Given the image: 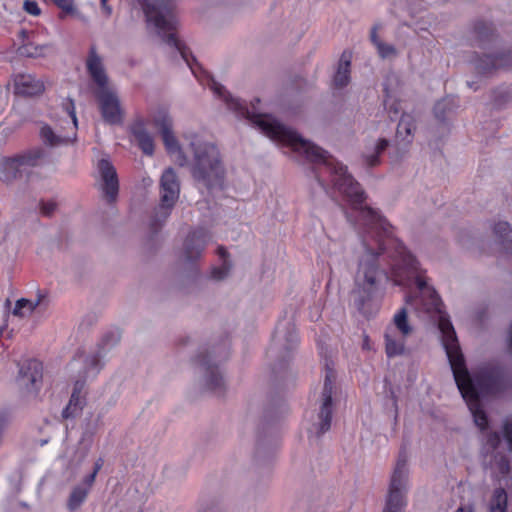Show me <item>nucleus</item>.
<instances>
[{"mask_svg": "<svg viewBox=\"0 0 512 512\" xmlns=\"http://www.w3.org/2000/svg\"><path fill=\"white\" fill-rule=\"evenodd\" d=\"M79 400V396L76 392H73L69 401V404L63 410L62 415L64 418H69L74 415L77 410V401Z\"/></svg>", "mask_w": 512, "mask_h": 512, "instance_id": "obj_38", "label": "nucleus"}, {"mask_svg": "<svg viewBox=\"0 0 512 512\" xmlns=\"http://www.w3.org/2000/svg\"><path fill=\"white\" fill-rule=\"evenodd\" d=\"M453 109V101L449 98L438 101L434 106V115L439 121L446 119V114Z\"/></svg>", "mask_w": 512, "mask_h": 512, "instance_id": "obj_34", "label": "nucleus"}, {"mask_svg": "<svg viewBox=\"0 0 512 512\" xmlns=\"http://www.w3.org/2000/svg\"><path fill=\"white\" fill-rule=\"evenodd\" d=\"M334 85L336 88H343L348 85L350 82V60L344 59L343 57L340 59L337 71L334 75Z\"/></svg>", "mask_w": 512, "mask_h": 512, "instance_id": "obj_25", "label": "nucleus"}, {"mask_svg": "<svg viewBox=\"0 0 512 512\" xmlns=\"http://www.w3.org/2000/svg\"><path fill=\"white\" fill-rule=\"evenodd\" d=\"M512 100V94L509 88L501 87L492 92V105L495 108H501Z\"/></svg>", "mask_w": 512, "mask_h": 512, "instance_id": "obj_31", "label": "nucleus"}, {"mask_svg": "<svg viewBox=\"0 0 512 512\" xmlns=\"http://www.w3.org/2000/svg\"><path fill=\"white\" fill-rule=\"evenodd\" d=\"M473 37L476 42L480 40V31L478 30L477 26L474 27Z\"/></svg>", "mask_w": 512, "mask_h": 512, "instance_id": "obj_54", "label": "nucleus"}, {"mask_svg": "<svg viewBox=\"0 0 512 512\" xmlns=\"http://www.w3.org/2000/svg\"><path fill=\"white\" fill-rule=\"evenodd\" d=\"M47 45H35L34 43H26L19 47L18 52L21 56L36 58L43 55V51Z\"/></svg>", "mask_w": 512, "mask_h": 512, "instance_id": "obj_33", "label": "nucleus"}, {"mask_svg": "<svg viewBox=\"0 0 512 512\" xmlns=\"http://www.w3.org/2000/svg\"><path fill=\"white\" fill-rule=\"evenodd\" d=\"M299 344L298 334L293 323L286 321L276 327L272 344L267 354L274 362L272 373L275 381L288 375V362Z\"/></svg>", "mask_w": 512, "mask_h": 512, "instance_id": "obj_5", "label": "nucleus"}, {"mask_svg": "<svg viewBox=\"0 0 512 512\" xmlns=\"http://www.w3.org/2000/svg\"><path fill=\"white\" fill-rule=\"evenodd\" d=\"M88 494L89 492L87 488L78 485L75 486L67 500V509L69 512H76L86 500Z\"/></svg>", "mask_w": 512, "mask_h": 512, "instance_id": "obj_26", "label": "nucleus"}, {"mask_svg": "<svg viewBox=\"0 0 512 512\" xmlns=\"http://www.w3.org/2000/svg\"><path fill=\"white\" fill-rule=\"evenodd\" d=\"M418 265L417 259L411 253H404L401 268L407 270L408 277L415 278V283L421 297L423 299L427 298L424 303L426 309L439 314L438 327L442 335V345L446 352L454 381L473 416L474 424L480 427V374L469 372L454 327L448 316L441 310L442 301L435 289L428 286L425 279L418 274Z\"/></svg>", "mask_w": 512, "mask_h": 512, "instance_id": "obj_2", "label": "nucleus"}, {"mask_svg": "<svg viewBox=\"0 0 512 512\" xmlns=\"http://www.w3.org/2000/svg\"><path fill=\"white\" fill-rule=\"evenodd\" d=\"M502 379L498 371L482 368V397L484 394H496L502 389Z\"/></svg>", "mask_w": 512, "mask_h": 512, "instance_id": "obj_21", "label": "nucleus"}, {"mask_svg": "<svg viewBox=\"0 0 512 512\" xmlns=\"http://www.w3.org/2000/svg\"><path fill=\"white\" fill-rule=\"evenodd\" d=\"M394 324L403 336H408L413 331L408 323V312L405 307L401 308L394 316Z\"/></svg>", "mask_w": 512, "mask_h": 512, "instance_id": "obj_30", "label": "nucleus"}, {"mask_svg": "<svg viewBox=\"0 0 512 512\" xmlns=\"http://www.w3.org/2000/svg\"><path fill=\"white\" fill-rule=\"evenodd\" d=\"M96 98L103 120L110 125L122 123V110L117 95L111 90H96Z\"/></svg>", "mask_w": 512, "mask_h": 512, "instance_id": "obj_14", "label": "nucleus"}, {"mask_svg": "<svg viewBox=\"0 0 512 512\" xmlns=\"http://www.w3.org/2000/svg\"><path fill=\"white\" fill-rule=\"evenodd\" d=\"M56 209L55 203H43L41 206V211L44 215L50 216Z\"/></svg>", "mask_w": 512, "mask_h": 512, "instance_id": "obj_45", "label": "nucleus"}, {"mask_svg": "<svg viewBox=\"0 0 512 512\" xmlns=\"http://www.w3.org/2000/svg\"><path fill=\"white\" fill-rule=\"evenodd\" d=\"M219 351L220 348H213L212 351L209 348H201L193 362L199 375L200 385L217 394H222L224 379L216 361L219 358Z\"/></svg>", "mask_w": 512, "mask_h": 512, "instance_id": "obj_8", "label": "nucleus"}, {"mask_svg": "<svg viewBox=\"0 0 512 512\" xmlns=\"http://www.w3.org/2000/svg\"><path fill=\"white\" fill-rule=\"evenodd\" d=\"M40 134L44 143L51 147L66 144L71 140L69 136L56 134L49 126H43Z\"/></svg>", "mask_w": 512, "mask_h": 512, "instance_id": "obj_28", "label": "nucleus"}, {"mask_svg": "<svg viewBox=\"0 0 512 512\" xmlns=\"http://www.w3.org/2000/svg\"><path fill=\"white\" fill-rule=\"evenodd\" d=\"M288 412V408L282 398L271 399L264 410V417L273 421L276 420Z\"/></svg>", "mask_w": 512, "mask_h": 512, "instance_id": "obj_24", "label": "nucleus"}, {"mask_svg": "<svg viewBox=\"0 0 512 512\" xmlns=\"http://www.w3.org/2000/svg\"><path fill=\"white\" fill-rule=\"evenodd\" d=\"M504 434L509 449L512 451V419H507L504 423Z\"/></svg>", "mask_w": 512, "mask_h": 512, "instance_id": "obj_42", "label": "nucleus"}, {"mask_svg": "<svg viewBox=\"0 0 512 512\" xmlns=\"http://www.w3.org/2000/svg\"><path fill=\"white\" fill-rule=\"evenodd\" d=\"M507 343H508V349L512 353V323L508 329Z\"/></svg>", "mask_w": 512, "mask_h": 512, "instance_id": "obj_52", "label": "nucleus"}, {"mask_svg": "<svg viewBox=\"0 0 512 512\" xmlns=\"http://www.w3.org/2000/svg\"><path fill=\"white\" fill-rule=\"evenodd\" d=\"M63 12L73 14L76 12L74 0H52Z\"/></svg>", "mask_w": 512, "mask_h": 512, "instance_id": "obj_39", "label": "nucleus"}, {"mask_svg": "<svg viewBox=\"0 0 512 512\" xmlns=\"http://www.w3.org/2000/svg\"><path fill=\"white\" fill-rule=\"evenodd\" d=\"M108 0H101V8L107 16L112 13V8L107 4Z\"/></svg>", "mask_w": 512, "mask_h": 512, "instance_id": "obj_49", "label": "nucleus"}, {"mask_svg": "<svg viewBox=\"0 0 512 512\" xmlns=\"http://www.w3.org/2000/svg\"><path fill=\"white\" fill-rule=\"evenodd\" d=\"M96 431V425L87 424V427L79 440V447L74 456L78 464L82 463V461L86 458L91 448L93 436L95 435Z\"/></svg>", "mask_w": 512, "mask_h": 512, "instance_id": "obj_22", "label": "nucleus"}, {"mask_svg": "<svg viewBox=\"0 0 512 512\" xmlns=\"http://www.w3.org/2000/svg\"><path fill=\"white\" fill-rule=\"evenodd\" d=\"M219 253H220L222 256H224V255L226 254V251H225V249H224V248L220 247V248H219Z\"/></svg>", "mask_w": 512, "mask_h": 512, "instance_id": "obj_58", "label": "nucleus"}, {"mask_svg": "<svg viewBox=\"0 0 512 512\" xmlns=\"http://www.w3.org/2000/svg\"><path fill=\"white\" fill-rule=\"evenodd\" d=\"M386 340V353L388 357H394L400 355L404 351V344L399 343L392 339L388 334L385 335Z\"/></svg>", "mask_w": 512, "mask_h": 512, "instance_id": "obj_35", "label": "nucleus"}, {"mask_svg": "<svg viewBox=\"0 0 512 512\" xmlns=\"http://www.w3.org/2000/svg\"><path fill=\"white\" fill-rule=\"evenodd\" d=\"M66 113L73 122L74 128H77V117L75 112V105L72 99H68V103L65 105Z\"/></svg>", "mask_w": 512, "mask_h": 512, "instance_id": "obj_41", "label": "nucleus"}, {"mask_svg": "<svg viewBox=\"0 0 512 512\" xmlns=\"http://www.w3.org/2000/svg\"><path fill=\"white\" fill-rule=\"evenodd\" d=\"M260 454V449L258 448L256 451V455L258 456Z\"/></svg>", "mask_w": 512, "mask_h": 512, "instance_id": "obj_60", "label": "nucleus"}, {"mask_svg": "<svg viewBox=\"0 0 512 512\" xmlns=\"http://www.w3.org/2000/svg\"><path fill=\"white\" fill-rule=\"evenodd\" d=\"M407 462L406 453L401 452L391 477L383 512H402L405 505L404 495L408 480Z\"/></svg>", "mask_w": 512, "mask_h": 512, "instance_id": "obj_10", "label": "nucleus"}, {"mask_svg": "<svg viewBox=\"0 0 512 512\" xmlns=\"http://www.w3.org/2000/svg\"><path fill=\"white\" fill-rule=\"evenodd\" d=\"M384 91H385V99H384L385 109L387 110V113H388L389 117L391 118V120H394L396 118V116L398 115V113L400 112L399 102L393 101L391 103H388V99L390 97L389 90H388V88H385Z\"/></svg>", "mask_w": 512, "mask_h": 512, "instance_id": "obj_36", "label": "nucleus"}, {"mask_svg": "<svg viewBox=\"0 0 512 512\" xmlns=\"http://www.w3.org/2000/svg\"><path fill=\"white\" fill-rule=\"evenodd\" d=\"M103 459L102 458H99L95 463H94V468H93V473H95L96 475L98 474V472L101 470V468L103 467Z\"/></svg>", "mask_w": 512, "mask_h": 512, "instance_id": "obj_51", "label": "nucleus"}, {"mask_svg": "<svg viewBox=\"0 0 512 512\" xmlns=\"http://www.w3.org/2000/svg\"><path fill=\"white\" fill-rule=\"evenodd\" d=\"M481 420H482V432H483L486 429L487 425H488L487 418H486V416L484 415L483 412H482Z\"/></svg>", "mask_w": 512, "mask_h": 512, "instance_id": "obj_56", "label": "nucleus"}, {"mask_svg": "<svg viewBox=\"0 0 512 512\" xmlns=\"http://www.w3.org/2000/svg\"><path fill=\"white\" fill-rule=\"evenodd\" d=\"M389 146V141L387 139L381 138L379 139L372 147L371 151L365 152L363 155L365 163L368 167H375L380 163V155L387 149Z\"/></svg>", "mask_w": 512, "mask_h": 512, "instance_id": "obj_23", "label": "nucleus"}, {"mask_svg": "<svg viewBox=\"0 0 512 512\" xmlns=\"http://www.w3.org/2000/svg\"><path fill=\"white\" fill-rule=\"evenodd\" d=\"M181 191L180 179L172 167L165 169L159 180V202L150 218V227L158 232L170 217Z\"/></svg>", "mask_w": 512, "mask_h": 512, "instance_id": "obj_6", "label": "nucleus"}, {"mask_svg": "<svg viewBox=\"0 0 512 512\" xmlns=\"http://www.w3.org/2000/svg\"><path fill=\"white\" fill-rule=\"evenodd\" d=\"M325 368L326 374L321 393L318 421L314 423L308 431L310 434H314L317 438H320L331 428L333 415V396L337 391L335 385L336 373L334 369L328 362L325 363Z\"/></svg>", "mask_w": 512, "mask_h": 512, "instance_id": "obj_9", "label": "nucleus"}, {"mask_svg": "<svg viewBox=\"0 0 512 512\" xmlns=\"http://www.w3.org/2000/svg\"><path fill=\"white\" fill-rule=\"evenodd\" d=\"M370 39L375 46H377V43L381 42V40L378 38L376 27L372 28L370 33Z\"/></svg>", "mask_w": 512, "mask_h": 512, "instance_id": "obj_50", "label": "nucleus"}, {"mask_svg": "<svg viewBox=\"0 0 512 512\" xmlns=\"http://www.w3.org/2000/svg\"><path fill=\"white\" fill-rule=\"evenodd\" d=\"M46 157L41 148H34L0 163V181L10 184L15 180L28 178L32 169L41 165Z\"/></svg>", "mask_w": 512, "mask_h": 512, "instance_id": "obj_7", "label": "nucleus"}, {"mask_svg": "<svg viewBox=\"0 0 512 512\" xmlns=\"http://www.w3.org/2000/svg\"><path fill=\"white\" fill-rule=\"evenodd\" d=\"M228 273H229V269L226 267L215 268L212 271V277H213V279H215L217 281H221L227 277Z\"/></svg>", "mask_w": 512, "mask_h": 512, "instance_id": "obj_43", "label": "nucleus"}, {"mask_svg": "<svg viewBox=\"0 0 512 512\" xmlns=\"http://www.w3.org/2000/svg\"><path fill=\"white\" fill-rule=\"evenodd\" d=\"M494 232L502 239L504 247L512 259V228L507 222H499L494 226Z\"/></svg>", "mask_w": 512, "mask_h": 512, "instance_id": "obj_27", "label": "nucleus"}, {"mask_svg": "<svg viewBox=\"0 0 512 512\" xmlns=\"http://www.w3.org/2000/svg\"><path fill=\"white\" fill-rule=\"evenodd\" d=\"M98 170L102 180V190L109 203L115 202L119 191V181L116 169L107 159L98 162Z\"/></svg>", "mask_w": 512, "mask_h": 512, "instance_id": "obj_15", "label": "nucleus"}, {"mask_svg": "<svg viewBox=\"0 0 512 512\" xmlns=\"http://www.w3.org/2000/svg\"><path fill=\"white\" fill-rule=\"evenodd\" d=\"M86 65L91 78L98 86L97 90L109 89L110 87L108 86V77L106 75L102 60L94 47H92L90 50Z\"/></svg>", "mask_w": 512, "mask_h": 512, "instance_id": "obj_18", "label": "nucleus"}, {"mask_svg": "<svg viewBox=\"0 0 512 512\" xmlns=\"http://www.w3.org/2000/svg\"><path fill=\"white\" fill-rule=\"evenodd\" d=\"M206 244V234L203 230L191 232L184 241L181 261L182 265L188 268L191 277L198 275L196 265L202 257Z\"/></svg>", "mask_w": 512, "mask_h": 512, "instance_id": "obj_13", "label": "nucleus"}, {"mask_svg": "<svg viewBox=\"0 0 512 512\" xmlns=\"http://www.w3.org/2000/svg\"><path fill=\"white\" fill-rule=\"evenodd\" d=\"M43 366L37 360L31 359L23 363L16 378L20 395L30 400L37 397L42 386Z\"/></svg>", "mask_w": 512, "mask_h": 512, "instance_id": "obj_11", "label": "nucleus"}, {"mask_svg": "<svg viewBox=\"0 0 512 512\" xmlns=\"http://www.w3.org/2000/svg\"><path fill=\"white\" fill-rule=\"evenodd\" d=\"M488 442H489V444H490V446H491L492 448H496V447H497V445H498V444H499V442H500V437H499V435H498V434H494V435H492V436L489 438Z\"/></svg>", "mask_w": 512, "mask_h": 512, "instance_id": "obj_48", "label": "nucleus"}, {"mask_svg": "<svg viewBox=\"0 0 512 512\" xmlns=\"http://www.w3.org/2000/svg\"><path fill=\"white\" fill-rule=\"evenodd\" d=\"M213 89L237 117L249 120L271 140L290 146L295 152L305 155L310 162L324 164L333 175L334 187L346 197L355 210L359 211V219L364 228L359 231L360 248L356 252L357 268L351 297L361 314L370 315L373 303L382 296L384 284L388 280V274L380 264V257L386 250V240L392 234L391 225L377 211L362 206L366 199L364 190L347 173L346 167L337 162L326 150L304 139L273 116L250 111L242 101L226 92L223 86L215 83Z\"/></svg>", "mask_w": 512, "mask_h": 512, "instance_id": "obj_1", "label": "nucleus"}, {"mask_svg": "<svg viewBox=\"0 0 512 512\" xmlns=\"http://www.w3.org/2000/svg\"><path fill=\"white\" fill-rule=\"evenodd\" d=\"M411 300H412V297H411V296H407V297H406V302H407V303H408V302H410Z\"/></svg>", "mask_w": 512, "mask_h": 512, "instance_id": "obj_59", "label": "nucleus"}, {"mask_svg": "<svg viewBox=\"0 0 512 512\" xmlns=\"http://www.w3.org/2000/svg\"><path fill=\"white\" fill-rule=\"evenodd\" d=\"M82 387H83V382L76 381L73 392H76L78 394L81 391Z\"/></svg>", "mask_w": 512, "mask_h": 512, "instance_id": "obj_55", "label": "nucleus"}, {"mask_svg": "<svg viewBox=\"0 0 512 512\" xmlns=\"http://www.w3.org/2000/svg\"><path fill=\"white\" fill-rule=\"evenodd\" d=\"M189 146L193 152V180L209 191L223 189L226 169L218 147L196 135L191 138Z\"/></svg>", "mask_w": 512, "mask_h": 512, "instance_id": "obj_4", "label": "nucleus"}, {"mask_svg": "<svg viewBox=\"0 0 512 512\" xmlns=\"http://www.w3.org/2000/svg\"><path fill=\"white\" fill-rule=\"evenodd\" d=\"M45 298V294H41L38 292L37 299L35 301H31L25 298H21L16 301L15 307L13 309V315L15 316H23L22 309L27 308L30 312L34 311L37 306H39L43 299Z\"/></svg>", "mask_w": 512, "mask_h": 512, "instance_id": "obj_29", "label": "nucleus"}, {"mask_svg": "<svg viewBox=\"0 0 512 512\" xmlns=\"http://www.w3.org/2000/svg\"><path fill=\"white\" fill-rule=\"evenodd\" d=\"M131 132L143 153L152 155L154 152V140L144 123L142 121L135 122L131 127Z\"/></svg>", "mask_w": 512, "mask_h": 512, "instance_id": "obj_20", "label": "nucleus"}, {"mask_svg": "<svg viewBox=\"0 0 512 512\" xmlns=\"http://www.w3.org/2000/svg\"><path fill=\"white\" fill-rule=\"evenodd\" d=\"M23 9L30 15L38 16L41 13V10L35 1L26 0L23 4Z\"/></svg>", "mask_w": 512, "mask_h": 512, "instance_id": "obj_40", "label": "nucleus"}, {"mask_svg": "<svg viewBox=\"0 0 512 512\" xmlns=\"http://www.w3.org/2000/svg\"><path fill=\"white\" fill-rule=\"evenodd\" d=\"M376 48H377L379 56L383 59L395 57L397 55L396 48L391 44L384 43L381 41V42L377 43Z\"/></svg>", "mask_w": 512, "mask_h": 512, "instance_id": "obj_37", "label": "nucleus"}, {"mask_svg": "<svg viewBox=\"0 0 512 512\" xmlns=\"http://www.w3.org/2000/svg\"><path fill=\"white\" fill-rule=\"evenodd\" d=\"M415 129V118L409 113H403L396 129L393 151L390 152L393 161L400 162L407 155Z\"/></svg>", "mask_w": 512, "mask_h": 512, "instance_id": "obj_12", "label": "nucleus"}, {"mask_svg": "<svg viewBox=\"0 0 512 512\" xmlns=\"http://www.w3.org/2000/svg\"><path fill=\"white\" fill-rule=\"evenodd\" d=\"M99 358L96 356V355H93L91 357L88 358L87 360V365L91 368H93L94 370H96V372L99 371Z\"/></svg>", "mask_w": 512, "mask_h": 512, "instance_id": "obj_47", "label": "nucleus"}, {"mask_svg": "<svg viewBox=\"0 0 512 512\" xmlns=\"http://www.w3.org/2000/svg\"><path fill=\"white\" fill-rule=\"evenodd\" d=\"M15 93L22 96H35L44 90V84L31 74H19L14 80Z\"/></svg>", "mask_w": 512, "mask_h": 512, "instance_id": "obj_19", "label": "nucleus"}, {"mask_svg": "<svg viewBox=\"0 0 512 512\" xmlns=\"http://www.w3.org/2000/svg\"><path fill=\"white\" fill-rule=\"evenodd\" d=\"M507 505V495L504 489H497L494 492L490 512H505Z\"/></svg>", "mask_w": 512, "mask_h": 512, "instance_id": "obj_32", "label": "nucleus"}, {"mask_svg": "<svg viewBox=\"0 0 512 512\" xmlns=\"http://www.w3.org/2000/svg\"><path fill=\"white\" fill-rule=\"evenodd\" d=\"M139 3L147 21L154 25L162 43L178 53L192 69V62H195L196 59L177 36L176 0H139Z\"/></svg>", "mask_w": 512, "mask_h": 512, "instance_id": "obj_3", "label": "nucleus"}, {"mask_svg": "<svg viewBox=\"0 0 512 512\" xmlns=\"http://www.w3.org/2000/svg\"><path fill=\"white\" fill-rule=\"evenodd\" d=\"M345 215H346L347 220H348V221H349L353 226H355V223H354V221H353L352 217H351L347 212L345 213Z\"/></svg>", "mask_w": 512, "mask_h": 512, "instance_id": "obj_57", "label": "nucleus"}, {"mask_svg": "<svg viewBox=\"0 0 512 512\" xmlns=\"http://www.w3.org/2000/svg\"><path fill=\"white\" fill-rule=\"evenodd\" d=\"M482 73L494 69L507 67L512 64V56L500 50H490L482 40Z\"/></svg>", "mask_w": 512, "mask_h": 512, "instance_id": "obj_17", "label": "nucleus"}, {"mask_svg": "<svg viewBox=\"0 0 512 512\" xmlns=\"http://www.w3.org/2000/svg\"><path fill=\"white\" fill-rule=\"evenodd\" d=\"M456 512H473V509L471 506H461L456 510Z\"/></svg>", "mask_w": 512, "mask_h": 512, "instance_id": "obj_53", "label": "nucleus"}, {"mask_svg": "<svg viewBox=\"0 0 512 512\" xmlns=\"http://www.w3.org/2000/svg\"><path fill=\"white\" fill-rule=\"evenodd\" d=\"M497 465H498V469L501 474L504 475V474L508 473L509 463L505 458L501 457L500 460L497 462Z\"/></svg>", "mask_w": 512, "mask_h": 512, "instance_id": "obj_46", "label": "nucleus"}, {"mask_svg": "<svg viewBox=\"0 0 512 512\" xmlns=\"http://www.w3.org/2000/svg\"><path fill=\"white\" fill-rule=\"evenodd\" d=\"M154 124L155 127L159 130L163 143L170 153H179L182 162H180V165H183L186 161V158L184 155H182L178 141L173 133L172 127L173 122L172 118L166 113V112H160L155 118H154Z\"/></svg>", "mask_w": 512, "mask_h": 512, "instance_id": "obj_16", "label": "nucleus"}, {"mask_svg": "<svg viewBox=\"0 0 512 512\" xmlns=\"http://www.w3.org/2000/svg\"><path fill=\"white\" fill-rule=\"evenodd\" d=\"M96 476H97V475H96L95 473H93V472H92L91 474L87 475V476L83 479L82 483H81L79 486H83L84 488H87V489H88V492H89V491L91 490V488H92V486H93L94 482H95Z\"/></svg>", "mask_w": 512, "mask_h": 512, "instance_id": "obj_44", "label": "nucleus"}]
</instances>
